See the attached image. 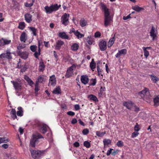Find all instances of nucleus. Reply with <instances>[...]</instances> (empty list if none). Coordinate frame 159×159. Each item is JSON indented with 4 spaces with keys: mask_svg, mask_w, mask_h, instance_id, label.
Masks as SVG:
<instances>
[{
    "mask_svg": "<svg viewBox=\"0 0 159 159\" xmlns=\"http://www.w3.org/2000/svg\"><path fill=\"white\" fill-rule=\"evenodd\" d=\"M103 142L104 146L108 145V144H111V140L109 139H104L103 140Z\"/></svg>",
    "mask_w": 159,
    "mask_h": 159,
    "instance_id": "2f4dec72",
    "label": "nucleus"
},
{
    "mask_svg": "<svg viewBox=\"0 0 159 159\" xmlns=\"http://www.w3.org/2000/svg\"><path fill=\"white\" fill-rule=\"evenodd\" d=\"M11 82L12 84L16 93H18V92L21 91L22 88V83L20 81H19V82H18L11 81Z\"/></svg>",
    "mask_w": 159,
    "mask_h": 159,
    "instance_id": "39448f33",
    "label": "nucleus"
},
{
    "mask_svg": "<svg viewBox=\"0 0 159 159\" xmlns=\"http://www.w3.org/2000/svg\"><path fill=\"white\" fill-rule=\"evenodd\" d=\"M96 135L98 137H102L106 134V132H100L97 131L96 132Z\"/></svg>",
    "mask_w": 159,
    "mask_h": 159,
    "instance_id": "c03bdc74",
    "label": "nucleus"
},
{
    "mask_svg": "<svg viewBox=\"0 0 159 159\" xmlns=\"http://www.w3.org/2000/svg\"><path fill=\"white\" fill-rule=\"evenodd\" d=\"M17 68L19 69L21 68V60L20 59H19V61L17 64Z\"/></svg>",
    "mask_w": 159,
    "mask_h": 159,
    "instance_id": "052dcab7",
    "label": "nucleus"
},
{
    "mask_svg": "<svg viewBox=\"0 0 159 159\" xmlns=\"http://www.w3.org/2000/svg\"><path fill=\"white\" fill-rule=\"evenodd\" d=\"M115 41L114 37H113L111 39L109 40L107 46L108 47H110L113 44Z\"/></svg>",
    "mask_w": 159,
    "mask_h": 159,
    "instance_id": "473e14b6",
    "label": "nucleus"
},
{
    "mask_svg": "<svg viewBox=\"0 0 159 159\" xmlns=\"http://www.w3.org/2000/svg\"><path fill=\"white\" fill-rule=\"evenodd\" d=\"M143 49L144 51V56L146 57L147 58V57L149 55V53L148 51L146 50V48H145V47H143Z\"/></svg>",
    "mask_w": 159,
    "mask_h": 159,
    "instance_id": "a19ab883",
    "label": "nucleus"
},
{
    "mask_svg": "<svg viewBox=\"0 0 159 159\" xmlns=\"http://www.w3.org/2000/svg\"><path fill=\"white\" fill-rule=\"evenodd\" d=\"M154 105L157 107L159 106V95L156 96L153 98Z\"/></svg>",
    "mask_w": 159,
    "mask_h": 159,
    "instance_id": "f3484780",
    "label": "nucleus"
},
{
    "mask_svg": "<svg viewBox=\"0 0 159 159\" xmlns=\"http://www.w3.org/2000/svg\"><path fill=\"white\" fill-rule=\"evenodd\" d=\"M51 6L53 11L58 10L61 6V5H60L59 6H58L57 4H56L54 5H52Z\"/></svg>",
    "mask_w": 159,
    "mask_h": 159,
    "instance_id": "c756f323",
    "label": "nucleus"
},
{
    "mask_svg": "<svg viewBox=\"0 0 159 159\" xmlns=\"http://www.w3.org/2000/svg\"><path fill=\"white\" fill-rule=\"evenodd\" d=\"M90 83L89 84V86H94L96 83V79H92L90 81Z\"/></svg>",
    "mask_w": 159,
    "mask_h": 159,
    "instance_id": "49530a36",
    "label": "nucleus"
},
{
    "mask_svg": "<svg viewBox=\"0 0 159 159\" xmlns=\"http://www.w3.org/2000/svg\"><path fill=\"white\" fill-rule=\"evenodd\" d=\"M132 9L137 12H139L142 10H144L143 8L139 7V6L136 5L132 7Z\"/></svg>",
    "mask_w": 159,
    "mask_h": 159,
    "instance_id": "412c9836",
    "label": "nucleus"
},
{
    "mask_svg": "<svg viewBox=\"0 0 159 159\" xmlns=\"http://www.w3.org/2000/svg\"><path fill=\"white\" fill-rule=\"evenodd\" d=\"M3 40L4 42V45L6 44H9L11 42V40H7L6 39H3Z\"/></svg>",
    "mask_w": 159,
    "mask_h": 159,
    "instance_id": "4d7b16f0",
    "label": "nucleus"
},
{
    "mask_svg": "<svg viewBox=\"0 0 159 159\" xmlns=\"http://www.w3.org/2000/svg\"><path fill=\"white\" fill-rule=\"evenodd\" d=\"M105 91V88H102L101 87L100 89V92L99 93V95L100 96H101L102 95V94L103 93V92Z\"/></svg>",
    "mask_w": 159,
    "mask_h": 159,
    "instance_id": "3c124183",
    "label": "nucleus"
},
{
    "mask_svg": "<svg viewBox=\"0 0 159 159\" xmlns=\"http://www.w3.org/2000/svg\"><path fill=\"white\" fill-rule=\"evenodd\" d=\"M45 9L46 12L47 13H51L53 11L52 8L51 7V6L50 7L46 6L45 7Z\"/></svg>",
    "mask_w": 159,
    "mask_h": 159,
    "instance_id": "f704fd0d",
    "label": "nucleus"
},
{
    "mask_svg": "<svg viewBox=\"0 0 159 159\" xmlns=\"http://www.w3.org/2000/svg\"><path fill=\"white\" fill-rule=\"evenodd\" d=\"M79 47V46L77 43H75L73 44L71 47V49L72 51H76L77 50Z\"/></svg>",
    "mask_w": 159,
    "mask_h": 159,
    "instance_id": "cd10ccee",
    "label": "nucleus"
},
{
    "mask_svg": "<svg viewBox=\"0 0 159 159\" xmlns=\"http://www.w3.org/2000/svg\"><path fill=\"white\" fill-rule=\"evenodd\" d=\"M67 114L68 115L71 116H73L75 115V113L72 111H69L67 112Z\"/></svg>",
    "mask_w": 159,
    "mask_h": 159,
    "instance_id": "e2e57ef3",
    "label": "nucleus"
},
{
    "mask_svg": "<svg viewBox=\"0 0 159 159\" xmlns=\"http://www.w3.org/2000/svg\"><path fill=\"white\" fill-rule=\"evenodd\" d=\"M29 28L30 30L32 32L33 35L34 36H36L37 35V34L36 33L37 29L34 27H30Z\"/></svg>",
    "mask_w": 159,
    "mask_h": 159,
    "instance_id": "ea45409f",
    "label": "nucleus"
},
{
    "mask_svg": "<svg viewBox=\"0 0 159 159\" xmlns=\"http://www.w3.org/2000/svg\"><path fill=\"white\" fill-rule=\"evenodd\" d=\"M4 45L3 38H2L0 39V46H2Z\"/></svg>",
    "mask_w": 159,
    "mask_h": 159,
    "instance_id": "680f3d73",
    "label": "nucleus"
},
{
    "mask_svg": "<svg viewBox=\"0 0 159 159\" xmlns=\"http://www.w3.org/2000/svg\"><path fill=\"white\" fill-rule=\"evenodd\" d=\"M132 108H133V110L135 112H138L139 111V108L136 106L134 104Z\"/></svg>",
    "mask_w": 159,
    "mask_h": 159,
    "instance_id": "de8ad7c7",
    "label": "nucleus"
},
{
    "mask_svg": "<svg viewBox=\"0 0 159 159\" xmlns=\"http://www.w3.org/2000/svg\"><path fill=\"white\" fill-rule=\"evenodd\" d=\"M25 79L30 86H32V85L34 84V83L32 80L28 76H25Z\"/></svg>",
    "mask_w": 159,
    "mask_h": 159,
    "instance_id": "393cba45",
    "label": "nucleus"
},
{
    "mask_svg": "<svg viewBox=\"0 0 159 159\" xmlns=\"http://www.w3.org/2000/svg\"><path fill=\"white\" fill-rule=\"evenodd\" d=\"M134 103L131 101L125 102L124 103V106L126 107L127 108L130 109H132Z\"/></svg>",
    "mask_w": 159,
    "mask_h": 159,
    "instance_id": "2eb2a0df",
    "label": "nucleus"
},
{
    "mask_svg": "<svg viewBox=\"0 0 159 159\" xmlns=\"http://www.w3.org/2000/svg\"><path fill=\"white\" fill-rule=\"evenodd\" d=\"M84 145L87 148H89L90 147V143L88 141H85L84 143Z\"/></svg>",
    "mask_w": 159,
    "mask_h": 159,
    "instance_id": "37998d69",
    "label": "nucleus"
},
{
    "mask_svg": "<svg viewBox=\"0 0 159 159\" xmlns=\"http://www.w3.org/2000/svg\"><path fill=\"white\" fill-rule=\"evenodd\" d=\"M39 86L37 82L35 84V88L34 90L35 92H37L39 90Z\"/></svg>",
    "mask_w": 159,
    "mask_h": 159,
    "instance_id": "bf43d9fd",
    "label": "nucleus"
},
{
    "mask_svg": "<svg viewBox=\"0 0 159 159\" xmlns=\"http://www.w3.org/2000/svg\"><path fill=\"white\" fill-rule=\"evenodd\" d=\"M73 74V72L72 71H71L67 70L65 75V76L67 78H69Z\"/></svg>",
    "mask_w": 159,
    "mask_h": 159,
    "instance_id": "4c0bfd02",
    "label": "nucleus"
},
{
    "mask_svg": "<svg viewBox=\"0 0 159 159\" xmlns=\"http://www.w3.org/2000/svg\"><path fill=\"white\" fill-rule=\"evenodd\" d=\"M99 46L100 50L101 51H104L107 49V43L106 41L104 40H102L101 41L99 44Z\"/></svg>",
    "mask_w": 159,
    "mask_h": 159,
    "instance_id": "9d476101",
    "label": "nucleus"
},
{
    "mask_svg": "<svg viewBox=\"0 0 159 159\" xmlns=\"http://www.w3.org/2000/svg\"><path fill=\"white\" fill-rule=\"evenodd\" d=\"M97 70L98 72V75H101L102 76V75H101V71H102V70L100 69L99 65H98L97 66Z\"/></svg>",
    "mask_w": 159,
    "mask_h": 159,
    "instance_id": "864d4df0",
    "label": "nucleus"
},
{
    "mask_svg": "<svg viewBox=\"0 0 159 159\" xmlns=\"http://www.w3.org/2000/svg\"><path fill=\"white\" fill-rule=\"evenodd\" d=\"M139 134V133L137 132H134L132 134V137L133 138L136 137Z\"/></svg>",
    "mask_w": 159,
    "mask_h": 159,
    "instance_id": "5fc2aeb1",
    "label": "nucleus"
},
{
    "mask_svg": "<svg viewBox=\"0 0 159 159\" xmlns=\"http://www.w3.org/2000/svg\"><path fill=\"white\" fill-rule=\"evenodd\" d=\"M3 58H5L8 59H12L11 53L9 50H7L6 53H2L0 55V58L2 59Z\"/></svg>",
    "mask_w": 159,
    "mask_h": 159,
    "instance_id": "423d86ee",
    "label": "nucleus"
},
{
    "mask_svg": "<svg viewBox=\"0 0 159 159\" xmlns=\"http://www.w3.org/2000/svg\"><path fill=\"white\" fill-rule=\"evenodd\" d=\"M26 34L25 32H23L20 36V40L21 42H25L26 40Z\"/></svg>",
    "mask_w": 159,
    "mask_h": 159,
    "instance_id": "5701e85b",
    "label": "nucleus"
},
{
    "mask_svg": "<svg viewBox=\"0 0 159 159\" xmlns=\"http://www.w3.org/2000/svg\"><path fill=\"white\" fill-rule=\"evenodd\" d=\"M102 9L104 11V25L106 27L110 25L112 21V17L110 15L109 10L105 5L102 6Z\"/></svg>",
    "mask_w": 159,
    "mask_h": 159,
    "instance_id": "f257e3e1",
    "label": "nucleus"
},
{
    "mask_svg": "<svg viewBox=\"0 0 159 159\" xmlns=\"http://www.w3.org/2000/svg\"><path fill=\"white\" fill-rule=\"evenodd\" d=\"M80 23L82 27H84L87 24V22L84 19H81L80 21Z\"/></svg>",
    "mask_w": 159,
    "mask_h": 159,
    "instance_id": "58836bf2",
    "label": "nucleus"
},
{
    "mask_svg": "<svg viewBox=\"0 0 159 159\" xmlns=\"http://www.w3.org/2000/svg\"><path fill=\"white\" fill-rule=\"evenodd\" d=\"M32 16L29 13H27L25 14V20L28 23H30L32 20Z\"/></svg>",
    "mask_w": 159,
    "mask_h": 159,
    "instance_id": "dca6fc26",
    "label": "nucleus"
},
{
    "mask_svg": "<svg viewBox=\"0 0 159 159\" xmlns=\"http://www.w3.org/2000/svg\"><path fill=\"white\" fill-rule=\"evenodd\" d=\"M113 150L112 148H110L109 150H108L107 153V156H109L110 155V154L112 153V150Z\"/></svg>",
    "mask_w": 159,
    "mask_h": 159,
    "instance_id": "69168bd1",
    "label": "nucleus"
},
{
    "mask_svg": "<svg viewBox=\"0 0 159 159\" xmlns=\"http://www.w3.org/2000/svg\"><path fill=\"white\" fill-rule=\"evenodd\" d=\"M74 108L77 111L80 109V107L79 105L76 104L75 105Z\"/></svg>",
    "mask_w": 159,
    "mask_h": 159,
    "instance_id": "774afa93",
    "label": "nucleus"
},
{
    "mask_svg": "<svg viewBox=\"0 0 159 159\" xmlns=\"http://www.w3.org/2000/svg\"><path fill=\"white\" fill-rule=\"evenodd\" d=\"M37 46L36 45H31L30 47V48L31 50L33 52H35L37 48Z\"/></svg>",
    "mask_w": 159,
    "mask_h": 159,
    "instance_id": "a18cd8bd",
    "label": "nucleus"
},
{
    "mask_svg": "<svg viewBox=\"0 0 159 159\" xmlns=\"http://www.w3.org/2000/svg\"><path fill=\"white\" fill-rule=\"evenodd\" d=\"M10 113L11 117L13 119L15 120V119H16L17 120H18L17 116L16 115V110L14 109H12L11 111L10 112Z\"/></svg>",
    "mask_w": 159,
    "mask_h": 159,
    "instance_id": "a211bd4d",
    "label": "nucleus"
},
{
    "mask_svg": "<svg viewBox=\"0 0 159 159\" xmlns=\"http://www.w3.org/2000/svg\"><path fill=\"white\" fill-rule=\"evenodd\" d=\"M81 81L84 84H87L89 81L88 76L86 75H83L81 76Z\"/></svg>",
    "mask_w": 159,
    "mask_h": 159,
    "instance_id": "ddd939ff",
    "label": "nucleus"
},
{
    "mask_svg": "<svg viewBox=\"0 0 159 159\" xmlns=\"http://www.w3.org/2000/svg\"><path fill=\"white\" fill-rule=\"evenodd\" d=\"M59 36L63 39H68L69 38L68 35H66L65 32L59 33Z\"/></svg>",
    "mask_w": 159,
    "mask_h": 159,
    "instance_id": "4be33fe9",
    "label": "nucleus"
},
{
    "mask_svg": "<svg viewBox=\"0 0 159 159\" xmlns=\"http://www.w3.org/2000/svg\"><path fill=\"white\" fill-rule=\"evenodd\" d=\"M69 15L65 13L61 17V22L62 24L65 25L68 24L69 21H68Z\"/></svg>",
    "mask_w": 159,
    "mask_h": 159,
    "instance_id": "0eeeda50",
    "label": "nucleus"
},
{
    "mask_svg": "<svg viewBox=\"0 0 159 159\" xmlns=\"http://www.w3.org/2000/svg\"><path fill=\"white\" fill-rule=\"evenodd\" d=\"M56 84V80L55 76L53 75L51 76L49 80V84L54 86Z\"/></svg>",
    "mask_w": 159,
    "mask_h": 159,
    "instance_id": "f8f14e48",
    "label": "nucleus"
},
{
    "mask_svg": "<svg viewBox=\"0 0 159 159\" xmlns=\"http://www.w3.org/2000/svg\"><path fill=\"white\" fill-rule=\"evenodd\" d=\"M41 129L42 131V133L45 134L47 132V128L45 125H43L41 128Z\"/></svg>",
    "mask_w": 159,
    "mask_h": 159,
    "instance_id": "09e8293b",
    "label": "nucleus"
},
{
    "mask_svg": "<svg viewBox=\"0 0 159 159\" xmlns=\"http://www.w3.org/2000/svg\"><path fill=\"white\" fill-rule=\"evenodd\" d=\"M61 89L59 87L56 88L53 91V93L56 94H58L61 93Z\"/></svg>",
    "mask_w": 159,
    "mask_h": 159,
    "instance_id": "e433bc0d",
    "label": "nucleus"
},
{
    "mask_svg": "<svg viewBox=\"0 0 159 159\" xmlns=\"http://www.w3.org/2000/svg\"><path fill=\"white\" fill-rule=\"evenodd\" d=\"M39 71H43L45 67L44 65V64L43 62L42 61L40 62L39 64Z\"/></svg>",
    "mask_w": 159,
    "mask_h": 159,
    "instance_id": "aec40b11",
    "label": "nucleus"
},
{
    "mask_svg": "<svg viewBox=\"0 0 159 159\" xmlns=\"http://www.w3.org/2000/svg\"><path fill=\"white\" fill-rule=\"evenodd\" d=\"M25 47V44H19V46L17 47V49L18 50V51L20 50V49L24 48Z\"/></svg>",
    "mask_w": 159,
    "mask_h": 159,
    "instance_id": "6e6d98bb",
    "label": "nucleus"
},
{
    "mask_svg": "<svg viewBox=\"0 0 159 159\" xmlns=\"http://www.w3.org/2000/svg\"><path fill=\"white\" fill-rule=\"evenodd\" d=\"M116 145L118 147H121L123 146V142L121 140L118 141Z\"/></svg>",
    "mask_w": 159,
    "mask_h": 159,
    "instance_id": "8fccbe9b",
    "label": "nucleus"
},
{
    "mask_svg": "<svg viewBox=\"0 0 159 159\" xmlns=\"http://www.w3.org/2000/svg\"><path fill=\"white\" fill-rule=\"evenodd\" d=\"M90 66L91 69L93 71L94 69L96 67V63L94 61L93 59H92V61L90 63Z\"/></svg>",
    "mask_w": 159,
    "mask_h": 159,
    "instance_id": "a878e982",
    "label": "nucleus"
},
{
    "mask_svg": "<svg viewBox=\"0 0 159 159\" xmlns=\"http://www.w3.org/2000/svg\"><path fill=\"white\" fill-rule=\"evenodd\" d=\"M18 111L16 112L17 115L18 116H21L23 115V111L22 108L21 107H19L18 108Z\"/></svg>",
    "mask_w": 159,
    "mask_h": 159,
    "instance_id": "b1692460",
    "label": "nucleus"
},
{
    "mask_svg": "<svg viewBox=\"0 0 159 159\" xmlns=\"http://www.w3.org/2000/svg\"><path fill=\"white\" fill-rule=\"evenodd\" d=\"M31 152L32 157L34 159H38L39 158L42 154L41 151H39L33 150L31 151Z\"/></svg>",
    "mask_w": 159,
    "mask_h": 159,
    "instance_id": "6e6552de",
    "label": "nucleus"
},
{
    "mask_svg": "<svg viewBox=\"0 0 159 159\" xmlns=\"http://www.w3.org/2000/svg\"><path fill=\"white\" fill-rule=\"evenodd\" d=\"M88 98L90 100H92L96 102L98 101V99L96 96L93 94L88 95Z\"/></svg>",
    "mask_w": 159,
    "mask_h": 159,
    "instance_id": "c85d7f7f",
    "label": "nucleus"
},
{
    "mask_svg": "<svg viewBox=\"0 0 159 159\" xmlns=\"http://www.w3.org/2000/svg\"><path fill=\"white\" fill-rule=\"evenodd\" d=\"M138 95L140 96L143 99H150L152 96L150 94L149 89L146 88H144V89L138 93Z\"/></svg>",
    "mask_w": 159,
    "mask_h": 159,
    "instance_id": "f03ea898",
    "label": "nucleus"
},
{
    "mask_svg": "<svg viewBox=\"0 0 159 159\" xmlns=\"http://www.w3.org/2000/svg\"><path fill=\"white\" fill-rule=\"evenodd\" d=\"M46 80V77L44 75L39 76L38 78V81L39 82L42 83Z\"/></svg>",
    "mask_w": 159,
    "mask_h": 159,
    "instance_id": "7c9ffc66",
    "label": "nucleus"
},
{
    "mask_svg": "<svg viewBox=\"0 0 159 159\" xmlns=\"http://www.w3.org/2000/svg\"><path fill=\"white\" fill-rule=\"evenodd\" d=\"M18 55L24 59H26L28 58L29 53L26 51L22 52L20 50L17 51Z\"/></svg>",
    "mask_w": 159,
    "mask_h": 159,
    "instance_id": "1a4fd4ad",
    "label": "nucleus"
},
{
    "mask_svg": "<svg viewBox=\"0 0 159 159\" xmlns=\"http://www.w3.org/2000/svg\"><path fill=\"white\" fill-rule=\"evenodd\" d=\"M9 140V139L8 138L5 137L0 138V143H7L8 142Z\"/></svg>",
    "mask_w": 159,
    "mask_h": 159,
    "instance_id": "bb28decb",
    "label": "nucleus"
},
{
    "mask_svg": "<svg viewBox=\"0 0 159 159\" xmlns=\"http://www.w3.org/2000/svg\"><path fill=\"white\" fill-rule=\"evenodd\" d=\"M94 36L96 37H99L101 36V33L99 32H96Z\"/></svg>",
    "mask_w": 159,
    "mask_h": 159,
    "instance_id": "338daca9",
    "label": "nucleus"
},
{
    "mask_svg": "<svg viewBox=\"0 0 159 159\" xmlns=\"http://www.w3.org/2000/svg\"><path fill=\"white\" fill-rule=\"evenodd\" d=\"M64 43L61 40H58L56 42V45L55 46V49L59 50L61 48V46L64 44Z\"/></svg>",
    "mask_w": 159,
    "mask_h": 159,
    "instance_id": "4468645a",
    "label": "nucleus"
},
{
    "mask_svg": "<svg viewBox=\"0 0 159 159\" xmlns=\"http://www.w3.org/2000/svg\"><path fill=\"white\" fill-rule=\"evenodd\" d=\"M75 65L73 64L72 65V66L69 67L68 68V70L71 71H72V70H73L74 68H75Z\"/></svg>",
    "mask_w": 159,
    "mask_h": 159,
    "instance_id": "0e129e2a",
    "label": "nucleus"
},
{
    "mask_svg": "<svg viewBox=\"0 0 159 159\" xmlns=\"http://www.w3.org/2000/svg\"><path fill=\"white\" fill-rule=\"evenodd\" d=\"M34 2V0H28V1L25 3V6L26 7H30L32 6Z\"/></svg>",
    "mask_w": 159,
    "mask_h": 159,
    "instance_id": "6ab92c4d",
    "label": "nucleus"
},
{
    "mask_svg": "<svg viewBox=\"0 0 159 159\" xmlns=\"http://www.w3.org/2000/svg\"><path fill=\"white\" fill-rule=\"evenodd\" d=\"M89 130L87 129H85L82 131V133L84 135H86L89 133Z\"/></svg>",
    "mask_w": 159,
    "mask_h": 159,
    "instance_id": "13d9d810",
    "label": "nucleus"
},
{
    "mask_svg": "<svg viewBox=\"0 0 159 159\" xmlns=\"http://www.w3.org/2000/svg\"><path fill=\"white\" fill-rule=\"evenodd\" d=\"M150 35L152 38V41L157 39V29L155 28L154 26H152L150 32Z\"/></svg>",
    "mask_w": 159,
    "mask_h": 159,
    "instance_id": "20e7f679",
    "label": "nucleus"
},
{
    "mask_svg": "<svg viewBox=\"0 0 159 159\" xmlns=\"http://www.w3.org/2000/svg\"><path fill=\"white\" fill-rule=\"evenodd\" d=\"M127 50L126 49H123L119 51L115 55L116 58H119L121 55H125L126 54Z\"/></svg>",
    "mask_w": 159,
    "mask_h": 159,
    "instance_id": "9b49d317",
    "label": "nucleus"
},
{
    "mask_svg": "<svg viewBox=\"0 0 159 159\" xmlns=\"http://www.w3.org/2000/svg\"><path fill=\"white\" fill-rule=\"evenodd\" d=\"M140 129L139 125L137 123L134 127V130L135 131H138Z\"/></svg>",
    "mask_w": 159,
    "mask_h": 159,
    "instance_id": "603ef678",
    "label": "nucleus"
},
{
    "mask_svg": "<svg viewBox=\"0 0 159 159\" xmlns=\"http://www.w3.org/2000/svg\"><path fill=\"white\" fill-rule=\"evenodd\" d=\"M40 138H43V137L40 134L37 133L33 134L30 141L31 146L32 147H34L35 144L38 143V139Z\"/></svg>",
    "mask_w": 159,
    "mask_h": 159,
    "instance_id": "7ed1b4c3",
    "label": "nucleus"
},
{
    "mask_svg": "<svg viewBox=\"0 0 159 159\" xmlns=\"http://www.w3.org/2000/svg\"><path fill=\"white\" fill-rule=\"evenodd\" d=\"M34 52V55L36 58H38V56L40 55V49H38V52L35 51Z\"/></svg>",
    "mask_w": 159,
    "mask_h": 159,
    "instance_id": "79ce46f5",
    "label": "nucleus"
},
{
    "mask_svg": "<svg viewBox=\"0 0 159 159\" xmlns=\"http://www.w3.org/2000/svg\"><path fill=\"white\" fill-rule=\"evenodd\" d=\"M25 27V23L24 22H20L19 23L18 28L21 30H23Z\"/></svg>",
    "mask_w": 159,
    "mask_h": 159,
    "instance_id": "c9c22d12",
    "label": "nucleus"
},
{
    "mask_svg": "<svg viewBox=\"0 0 159 159\" xmlns=\"http://www.w3.org/2000/svg\"><path fill=\"white\" fill-rule=\"evenodd\" d=\"M150 76L152 80L154 83H156L159 80L158 78L155 75H150Z\"/></svg>",
    "mask_w": 159,
    "mask_h": 159,
    "instance_id": "72a5a7b5",
    "label": "nucleus"
}]
</instances>
